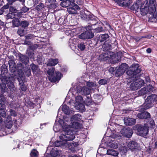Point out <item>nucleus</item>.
I'll return each instance as SVG.
<instances>
[{"instance_id":"obj_1","label":"nucleus","mask_w":157,"mask_h":157,"mask_svg":"<svg viewBox=\"0 0 157 157\" xmlns=\"http://www.w3.org/2000/svg\"><path fill=\"white\" fill-rule=\"evenodd\" d=\"M70 122L69 118L66 117L64 118V120H60L59 121L63 130L62 134L59 136V138L64 140L66 142L67 141L73 140L75 138L76 131L70 127Z\"/></svg>"},{"instance_id":"obj_2","label":"nucleus","mask_w":157,"mask_h":157,"mask_svg":"<svg viewBox=\"0 0 157 157\" xmlns=\"http://www.w3.org/2000/svg\"><path fill=\"white\" fill-rule=\"evenodd\" d=\"M157 101V96L154 94L148 96L146 99L145 103L142 106V108L146 110L152 107L154 103Z\"/></svg>"},{"instance_id":"obj_3","label":"nucleus","mask_w":157,"mask_h":157,"mask_svg":"<svg viewBox=\"0 0 157 157\" xmlns=\"http://www.w3.org/2000/svg\"><path fill=\"white\" fill-rule=\"evenodd\" d=\"M139 65L138 64H134L131 66V69L126 72V74L131 76L132 78L136 77L137 74L140 73V69L139 68Z\"/></svg>"},{"instance_id":"obj_4","label":"nucleus","mask_w":157,"mask_h":157,"mask_svg":"<svg viewBox=\"0 0 157 157\" xmlns=\"http://www.w3.org/2000/svg\"><path fill=\"white\" fill-rule=\"evenodd\" d=\"M75 99L74 104L75 109L82 112L84 111L85 110V106L83 104L84 101L82 98L81 96H78L76 97Z\"/></svg>"},{"instance_id":"obj_5","label":"nucleus","mask_w":157,"mask_h":157,"mask_svg":"<svg viewBox=\"0 0 157 157\" xmlns=\"http://www.w3.org/2000/svg\"><path fill=\"white\" fill-rule=\"evenodd\" d=\"M133 79V81L131 83L130 87L133 90H136L141 87L144 84V81L140 78Z\"/></svg>"},{"instance_id":"obj_6","label":"nucleus","mask_w":157,"mask_h":157,"mask_svg":"<svg viewBox=\"0 0 157 157\" xmlns=\"http://www.w3.org/2000/svg\"><path fill=\"white\" fill-rule=\"evenodd\" d=\"M156 0H150L148 9L150 13H154L153 17L155 18L157 15V4H155Z\"/></svg>"},{"instance_id":"obj_7","label":"nucleus","mask_w":157,"mask_h":157,"mask_svg":"<svg viewBox=\"0 0 157 157\" xmlns=\"http://www.w3.org/2000/svg\"><path fill=\"white\" fill-rule=\"evenodd\" d=\"M128 68V66L126 63L121 64L117 69L115 73V75L117 77L121 76L124 74Z\"/></svg>"},{"instance_id":"obj_8","label":"nucleus","mask_w":157,"mask_h":157,"mask_svg":"<svg viewBox=\"0 0 157 157\" xmlns=\"http://www.w3.org/2000/svg\"><path fill=\"white\" fill-rule=\"evenodd\" d=\"M148 132V127L146 125L140 126L138 128V134L144 136H146Z\"/></svg>"},{"instance_id":"obj_9","label":"nucleus","mask_w":157,"mask_h":157,"mask_svg":"<svg viewBox=\"0 0 157 157\" xmlns=\"http://www.w3.org/2000/svg\"><path fill=\"white\" fill-rule=\"evenodd\" d=\"M77 93H80L83 95H88L90 94V89L88 88L86 86L82 87L81 86H78L76 88Z\"/></svg>"},{"instance_id":"obj_10","label":"nucleus","mask_w":157,"mask_h":157,"mask_svg":"<svg viewBox=\"0 0 157 157\" xmlns=\"http://www.w3.org/2000/svg\"><path fill=\"white\" fill-rule=\"evenodd\" d=\"M94 36V34L91 31H86L79 35L78 37L81 39L85 40L91 38Z\"/></svg>"},{"instance_id":"obj_11","label":"nucleus","mask_w":157,"mask_h":157,"mask_svg":"<svg viewBox=\"0 0 157 157\" xmlns=\"http://www.w3.org/2000/svg\"><path fill=\"white\" fill-rule=\"evenodd\" d=\"M121 133L125 136L130 137L133 133L132 130L129 128H123L121 131Z\"/></svg>"},{"instance_id":"obj_12","label":"nucleus","mask_w":157,"mask_h":157,"mask_svg":"<svg viewBox=\"0 0 157 157\" xmlns=\"http://www.w3.org/2000/svg\"><path fill=\"white\" fill-rule=\"evenodd\" d=\"M80 8L77 5L73 7H69L67 8V11L70 14H76L78 13V10H79Z\"/></svg>"},{"instance_id":"obj_13","label":"nucleus","mask_w":157,"mask_h":157,"mask_svg":"<svg viewBox=\"0 0 157 157\" xmlns=\"http://www.w3.org/2000/svg\"><path fill=\"white\" fill-rule=\"evenodd\" d=\"M138 145L135 142L131 141L128 143V147L132 151H136L138 149Z\"/></svg>"},{"instance_id":"obj_14","label":"nucleus","mask_w":157,"mask_h":157,"mask_svg":"<svg viewBox=\"0 0 157 157\" xmlns=\"http://www.w3.org/2000/svg\"><path fill=\"white\" fill-rule=\"evenodd\" d=\"M151 86H147V87L142 89L139 91V94L140 95H144L152 90V88Z\"/></svg>"},{"instance_id":"obj_15","label":"nucleus","mask_w":157,"mask_h":157,"mask_svg":"<svg viewBox=\"0 0 157 157\" xmlns=\"http://www.w3.org/2000/svg\"><path fill=\"white\" fill-rule=\"evenodd\" d=\"M119 6H129L130 4V0H115Z\"/></svg>"},{"instance_id":"obj_16","label":"nucleus","mask_w":157,"mask_h":157,"mask_svg":"<svg viewBox=\"0 0 157 157\" xmlns=\"http://www.w3.org/2000/svg\"><path fill=\"white\" fill-rule=\"evenodd\" d=\"M62 75L59 72H56L55 74V76H53L52 78H49V80L52 82H56L59 80L61 78Z\"/></svg>"},{"instance_id":"obj_17","label":"nucleus","mask_w":157,"mask_h":157,"mask_svg":"<svg viewBox=\"0 0 157 157\" xmlns=\"http://www.w3.org/2000/svg\"><path fill=\"white\" fill-rule=\"evenodd\" d=\"M5 125L7 128H11L13 125L11 117L10 116H8L6 118L5 121Z\"/></svg>"},{"instance_id":"obj_18","label":"nucleus","mask_w":157,"mask_h":157,"mask_svg":"<svg viewBox=\"0 0 157 157\" xmlns=\"http://www.w3.org/2000/svg\"><path fill=\"white\" fill-rule=\"evenodd\" d=\"M124 122L126 125H132L135 124V119L125 117L124 118Z\"/></svg>"},{"instance_id":"obj_19","label":"nucleus","mask_w":157,"mask_h":157,"mask_svg":"<svg viewBox=\"0 0 157 157\" xmlns=\"http://www.w3.org/2000/svg\"><path fill=\"white\" fill-rule=\"evenodd\" d=\"M55 145L56 147H63L67 145V143L64 140H61L60 139L59 141H57L55 142Z\"/></svg>"},{"instance_id":"obj_20","label":"nucleus","mask_w":157,"mask_h":157,"mask_svg":"<svg viewBox=\"0 0 157 157\" xmlns=\"http://www.w3.org/2000/svg\"><path fill=\"white\" fill-rule=\"evenodd\" d=\"M66 117L69 118V121H70V122L69 123V124H71V122L72 123V122L74 121H79L81 119V115L79 114H75L71 117L70 120L69 118L67 117H64L63 120H64V118Z\"/></svg>"},{"instance_id":"obj_21","label":"nucleus","mask_w":157,"mask_h":157,"mask_svg":"<svg viewBox=\"0 0 157 157\" xmlns=\"http://www.w3.org/2000/svg\"><path fill=\"white\" fill-rule=\"evenodd\" d=\"M140 10L141 14L143 15H145L147 13L150 14L154 13H150L148 9V6L147 7L144 6H142Z\"/></svg>"},{"instance_id":"obj_22","label":"nucleus","mask_w":157,"mask_h":157,"mask_svg":"<svg viewBox=\"0 0 157 157\" xmlns=\"http://www.w3.org/2000/svg\"><path fill=\"white\" fill-rule=\"evenodd\" d=\"M150 113L148 112H144L139 113L137 116L140 119H145L150 117Z\"/></svg>"},{"instance_id":"obj_23","label":"nucleus","mask_w":157,"mask_h":157,"mask_svg":"<svg viewBox=\"0 0 157 157\" xmlns=\"http://www.w3.org/2000/svg\"><path fill=\"white\" fill-rule=\"evenodd\" d=\"M62 110L64 113L67 115L72 114L74 112L73 111L69 109V108L65 105H63Z\"/></svg>"},{"instance_id":"obj_24","label":"nucleus","mask_w":157,"mask_h":157,"mask_svg":"<svg viewBox=\"0 0 157 157\" xmlns=\"http://www.w3.org/2000/svg\"><path fill=\"white\" fill-rule=\"evenodd\" d=\"M51 153L52 157H60V155L62 154L60 151L55 149H53Z\"/></svg>"},{"instance_id":"obj_25","label":"nucleus","mask_w":157,"mask_h":157,"mask_svg":"<svg viewBox=\"0 0 157 157\" xmlns=\"http://www.w3.org/2000/svg\"><path fill=\"white\" fill-rule=\"evenodd\" d=\"M19 58L23 63L25 64H27L29 62V59L26 56L20 54L19 55Z\"/></svg>"},{"instance_id":"obj_26","label":"nucleus","mask_w":157,"mask_h":157,"mask_svg":"<svg viewBox=\"0 0 157 157\" xmlns=\"http://www.w3.org/2000/svg\"><path fill=\"white\" fill-rule=\"evenodd\" d=\"M12 25L13 27H18L20 26V20L18 18L14 17L12 21Z\"/></svg>"},{"instance_id":"obj_27","label":"nucleus","mask_w":157,"mask_h":157,"mask_svg":"<svg viewBox=\"0 0 157 157\" xmlns=\"http://www.w3.org/2000/svg\"><path fill=\"white\" fill-rule=\"evenodd\" d=\"M71 126L69 124L70 127L71 128H73V130H74V128L76 129L80 128H81V125L78 122L76 121H73L72 123L71 122Z\"/></svg>"},{"instance_id":"obj_28","label":"nucleus","mask_w":157,"mask_h":157,"mask_svg":"<svg viewBox=\"0 0 157 157\" xmlns=\"http://www.w3.org/2000/svg\"><path fill=\"white\" fill-rule=\"evenodd\" d=\"M107 154L114 156H117L118 153L117 151L113 149H108L107 151Z\"/></svg>"},{"instance_id":"obj_29","label":"nucleus","mask_w":157,"mask_h":157,"mask_svg":"<svg viewBox=\"0 0 157 157\" xmlns=\"http://www.w3.org/2000/svg\"><path fill=\"white\" fill-rule=\"evenodd\" d=\"M19 120V121H17V120H15L14 124V128H13L12 132H15L16 131L18 127L20 126L21 124V122L20 120Z\"/></svg>"},{"instance_id":"obj_30","label":"nucleus","mask_w":157,"mask_h":157,"mask_svg":"<svg viewBox=\"0 0 157 157\" xmlns=\"http://www.w3.org/2000/svg\"><path fill=\"white\" fill-rule=\"evenodd\" d=\"M58 60L56 59H50L47 64V66H55L58 63Z\"/></svg>"},{"instance_id":"obj_31","label":"nucleus","mask_w":157,"mask_h":157,"mask_svg":"<svg viewBox=\"0 0 157 157\" xmlns=\"http://www.w3.org/2000/svg\"><path fill=\"white\" fill-rule=\"evenodd\" d=\"M140 5V3L139 2H135L131 7V9L132 10H135L138 11V10H140L139 7Z\"/></svg>"},{"instance_id":"obj_32","label":"nucleus","mask_w":157,"mask_h":157,"mask_svg":"<svg viewBox=\"0 0 157 157\" xmlns=\"http://www.w3.org/2000/svg\"><path fill=\"white\" fill-rule=\"evenodd\" d=\"M19 82V85L20 86V88L23 91H25L26 90V87L24 85L23 81L20 78H17Z\"/></svg>"},{"instance_id":"obj_33","label":"nucleus","mask_w":157,"mask_h":157,"mask_svg":"<svg viewBox=\"0 0 157 157\" xmlns=\"http://www.w3.org/2000/svg\"><path fill=\"white\" fill-rule=\"evenodd\" d=\"M108 146L110 147L113 148H117L118 146L117 143L114 141H112V142H109L108 144Z\"/></svg>"},{"instance_id":"obj_34","label":"nucleus","mask_w":157,"mask_h":157,"mask_svg":"<svg viewBox=\"0 0 157 157\" xmlns=\"http://www.w3.org/2000/svg\"><path fill=\"white\" fill-rule=\"evenodd\" d=\"M7 86L10 90L11 91H14L15 88L13 83L11 81H9L7 83Z\"/></svg>"},{"instance_id":"obj_35","label":"nucleus","mask_w":157,"mask_h":157,"mask_svg":"<svg viewBox=\"0 0 157 157\" xmlns=\"http://www.w3.org/2000/svg\"><path fill=\"white\" fill-rule=\"evenodd\" d=\"M29 25V21L24 20L21 21L20 26L22 28H26Z\"/></svg>"},{"instance_id":"obj_36","label":"nucleus","mask_w":157,"mask_h":157,"mask_svg":"<svg viewBox=\"0 0 157 157\" xmlns=\"http://www.w3.org/2000/svg\"><path fill=\"white\" fill-rule=\"evenodd\" d=\"M5 109H0V122H2V117H4L6 116V114Z\"/></svg>"},{"instance_id":"obj_37","label":"nucleus","mask_w":157,"mask_h":157,"mask_svg":"<svg viewBox=\"0 0 157 157\" xmlns=\"http://www.w3.org/2000/svg\"><path fill=\"white\" fill-rule=\"evenodd\" d=\"M44 7L45 5L43 3H40L36 6L35 9L38 11H40L42 10Z\"/></svg>"},{"instance_id":"obj_38","label":"nucleus","mask_w":157,"mask_h":157,"mask_svg":"<svg viewBox=\"0 0 157 157\" xmlns=\"http://www.w3.org/2000/svg\"><path fill=\"white\" fill-rule=\"evenodd\" d=\"M70 2L68 0L64 1L60 4L61 6L63 7H66L70 4Z\"/></svg>"},{"instance_id":"obj_39","label":"nucleus","mask_w":157,"mask_h":157,"mask_svg":"<svg viewBox=\"0 0 157 157\" xmlns=\"http://www.w3.org/2000/svg\"><path fill=\"white\" fill-rule=\"evenodd\" d=\"M56 2V0H46V1L47 2H48L52 6H53V7L54 8H56L58 5V4L56 3H55Z\"/></svg>"},{"instance_id":"obj_40","label":"nucleus","mask_w":157,"mask_h":157,"mask_svg":"<svg viewBox=\"0 0 157 157\" xmlns=\"http://www.w3.org/2000/svg\"><path fill=\"white\" fill-rule=\"evenodd\" d=\"M31 157H37L38 155V151L35 149L33 150L30 154Z\"/></svg>"},{"instance_id":"obj_41","label":"nucleus","mask_w":157,"mask_h":157,"mask_svg":"<svg viewBox=\"0 0 157 157\" xmlns=\"http://www.w3.org/2000/svg\"><path fill=\"white\" fill-rule=\"evenodd\" d=\"M108 37L109 35L107 34H103L100 36L99 40L101 42H102L106 40Z\"/></svg>"},{"instance_id":"obj_42","label":"nucleus","mask_w":157,"mask_h":157,"mask_svg":"<svg viewBox=\"0 0 157 157\" xmlns=\"http://www.w3.org/2000/svg\"><path fill=\"white\" fill-rule=\"evenodd\" d=\"M55 70L52 67L50 69H49V70L48 71L47 73L49 75V76L48 77V79H49V78L51 77V78H52L53 77V75L54 74Z\"/></svg>"},{"instance_id":"obj_43","label":"nucleus","mask_w":157,"mask_h":157,"mask_svg":"<svg viewBox=\"0 0 157 157\" xmlns=\"http://www.w3.org/2000/svg\"><path fill=\"white\" fill-rule=\"evenodd\" d=\"M87 105H90L92 102V101L90 96H87L86 100L84 102Z\"/></svg>"},{"instance_id":"obj_44","label":"nucleus","mask_w":157,"mask_h":157,"mask_svg":"<svg viewBox=\"0 0 157 157\" xmlns=\"http://www.w3.org/2000/svg\"><path fill=\"white\" fill-rule=\"evenodd\" d=\"M31 68L34 74H36V73L38 72L39 70L36 65L34 64H32Z\"/></svg>"},{"instance_id":"obj_45","label":"nucleus","mask_w":157,"mask_h":157,"mask_svg":"<svg viewBox=\"0 0 157 157\" xmlns=\"http://www.w3.org/2000/svg\"><path fill=\"white\" fill-rule=\"evenodd\" d=\"M77 144L76 143H71L69 145L68 147L71 151H74L75 150V148Z\"/></svg>"},{"instance_id":"obj_46","label":"nucleus","mask_w":157,"mask_h":157,"mask_svg":"<svg viewBox=\"0 0 157 157\" xmlns=\"http://www.w3.org/2000/svg\"><path fill=\"white\" fill-rule=\"evenodd\" d=\"M9 67L10 68H13V67H16V63L13 60H10L8 62Z\"/></svg>"},{"instance_id":"obj_47","label":"nucleus","mask_w":157,"mask_h":157,"mask_svg":"<svg viewBox=\"0 0 157 157\" xmlns=\"http://www.w3.org/2000/svg\"><path fill=\"white\" fill-rule=\"evenodd\" d=\"M111 137L117 139H120L121 138V136L119 135L118 133H113L111 136Z\"/></svg>"},{"instance_id":"obj_48","label":"nucleus","mask_w":157,"mask_h":157,"mask_svg":"<svg viewBox=\"0 0 157 157\" xmlns=\"http://www.w3.org/2000/svg\"><path fill=\"white\" fill-rule=\"evenodd\" d=\"M149 126L151 128H154L155 127V124L154 121L151 120L149 123Z\"/></svg>"},{"instance_id":"obj_49","label":"nucleus","mask_w":157,"mask_h":157,"mask_svg":"<svg viewBox=\"0 0 157 157\" xmlns=\"http://www.w3.org/2000/svg\"><path fill=\"white\" fill-rule=\"evenodd\" d=\"M78 47L81 51L83 50L85 48V46L83 43H81L79 44Z\"/></svg>"},{"instance_id":"obj_50","label":"nucleus","mask_w":157,"mask_h":157,"mask_svg":"<svg viewBox=\"0 0 157 157\" xmlns=\"http://www.w3.org/2000/svg\"><path fill=\"white\" fill-rule=\"evenodd\" d=\"M25 74H26V75L29 77L31 74V71L30 69L29 68H26L25 69Z\"/></svg>"},{"instance_id":"obj_51","label":"nucleus","mask_w":157,"mask_h":157,"mask_svg":"<svg viewBox=\"0 0 157 157\" xmlns=\"http://www.w3.org/2000/svg\"><path fill=\"white\" fill-rule=\"evenodd\" d=\"M86 85L90 87H92L95 86L94 83L92 82H86Z\"/></svg>"},{"instance_id":"obj_52","label":"nucleus","mask_w":157,"mask_h":157,"mask_svg":"<svg viewBox=\"0 0 157 157\" xmlns=\"http://www.w3.org/2000/svg\"><path fill=\"white\" fill-rule=\"evenodd\" d=\"M98 83L101 85H105L107 83V81L105 79H101L99 81Z\"/></svg>"},{"instance_id":"obj_53","label":"nucleus","mask_w":157,"mask_h":157,"mask_svg":"<svg viewBox=\"0 0 157 157\" xmlns=\"http://www.w3.org/2000/svg\"><path fill=\"white\" fill-rule=\"evenodd\" d=\"M10 11L11 13H14L17 12V10L13 7L11 6L10 8Z\"/></svg>"},{"instance_id":"obj_54","label":"nucleus","mask_w":157,"mask_h":157,"mask_svg":"<svg viewBox=\"0 0 157 157\" xmlns=\"http://www.w3.org/2000/svg\"><path fill=\"white\" fill-rule=\"evenodd\" d=\"M22 64L21 63H19L17 64L16 68L18 70H21L22 68Z\"/></svg>"},{"instance_id":"obj_55","label":"nucleus","mask_w":157,"mask_h":157,"mask_svg":"<svg viewBox=\"0 0 157 157\" xmlns=\"http://www.w3.org/2000/svg\"><path fill=\"white\" fill-rule=\"evenodd\" d=\"M14 13H9L7 15V17L8 19L12 18L13 17Z\"/></svg>"},{"instance_id":"obj_56","label":"nucleus","mask_w":157,"mask_h":157,"mask_svg":"<svg viewBox=\"0 0 157 157\" xmlns=\"http://www.w3.org/2000/svg\"><path fill=\"white\" fill-rule=\"evenodd\" d=\"M33 36L31 34H28L25 36V39L26 40L30 39L33 38Z\"/></svg>"},{"instance_id":"obj_57","label":"nucleus","mask_w":157,"mask_h":157,"mask_svg":"<svg viewBox=\"0 0 157 157\" xmlns=\"http://www.w3.org/2000/svg\"><path fill=\"white\" fill-rule=\"evenodd\" d=\"M83 17L86 19L87 20H92L90 17L88 15H87L85 13L83 15Z\"/></svg>"},{"instance_id":"obj_58","label":"nucleus","mask_w":157,"mask_h":157,"mask_svg":"<svg viewBox=\"0 0 157 157\" xmlns=\"http://www.w3.org/2000/svg\"><path fill=\"white\" fill-rule=\"evenodd\" d=\"M29 10V8L25 6L23 7L21 10L22 12L24 13H26Z\"/></svg>"},{"instance_id":"obj_59","label":"nucleus","mask_w":157,"mask_h":157,"mask_svg":"<svg viewBox=\"0 0 157 157\" xmlns=\"http://www.w3.org/2000/svg\"><path fill=\"white\" fill-rule=\"evenodd\" d=\"M10 114L14 116H16L17 115V114L16 112L13 110L11 109L10 110Z\"/></svg>"},{"instance_id":"obj_60","label":"nucleus","mask_w":157,"mask_h":157,"mask_svg":"<svg viewBox=\"0 0 157 157\" xmlns=\"http://www.w3.org/2000/svg\"><path fill=\"white\" fill-rule=\"evenodd\" d=\"M37 47V46L36 44H34L30 46V48L31 49H32L33 50L35 49Z\"/></svg>"},{"instance_id":"obj_61","label":"nucleus","mask_w":157,"mask_h":157,"mask_svg":"<svg viewBox=\"0 0 157 157\" xmlns=\"http://www.w3.org/2000/svg\"><path fill=\"white\" fill-rule=\"evenodd\" d=\"M23 30L21 29H19L17 31V33L21 36H22L23 35Z\"/></svg>"},{"instance_id":"obj_62","label":"nucleus","mask_w":157,"mask_h":157,"mask_svg":"<svg viewBox=\"0 0 157 157\" xmlns=\"http://www.w3.org/2000/svg\"><path fill=\"white\" fill-rule=\"evenodd\" d=\"M103 30V28L101 27H98L96 29V31L98 32H101Z\"/></svg>"},{"instance_id":"obj_63","label":"nucleus","mask_w":157,"mask_h":157,"mask_svg":"<svg viewBox=\"0 0 157 157\" xmlns=\"http://www.w3.org/2000/svg\"><path fill=\"white\" fill-rule=\"evenodd\" d=\"M28 54L29 55V56L30 58H32V59H34V53H30V54L29 52L28 53Z\"/></svg>"},{"instance_id":"obj_64","label":"nucleus","mask_w":157,"mask_h":157,"mask_svg":"<svg viewBox=\"0 0 157 157\" xmlns=\"http://www.w3.org/2000/svg\"><path fill=\"white\" fill-rule=\"evenodd\" d=\"M115 70V68L114 67H111L109 68V71L111 73H113Z\"/></svg>"}]
</instances>
